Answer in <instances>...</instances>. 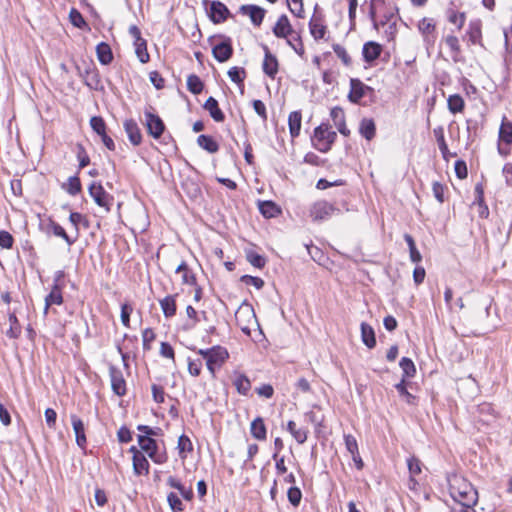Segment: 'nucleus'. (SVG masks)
I'll return each instance as SVG.
<instances>
[{
  "mask_svg": "<svg viewBox=\"0 0 512 512\" xmlns=\"http://www.w3.org/2000/svg\"><path fill=\"white\" fill-rule=\"evenodd\" d=\"M448 484L449 493L457 503V506L465 505L468 503L477 504L478 492L465 478L453 474L448 477Z\"/></svg>",
  "mask_w": 512,
  "mask_h": 512,
  "instance_id": "obj_1",
  "label": "nucleus"
},
{
  "mask_svg": "<svg viewBox=\"0 0 512 512\" xmlns=\"http://www.w3.org/2000/svg\"><path fill=\"white\" fill-rule=\"evenodd\" d=\"M199 354L202 356V360L205 361L208 370L212 374H214L216 370L220 369L229 357L227 349L219 345L205 350L200 349Z\"/></svg>",
  "mask_w": 512,
  "mask_h": 512,
  "instance_id": "obj_2",
  "label": "nucleus"
},
{
  "mask_svg": "<svg viewBox=\"0 0 512 512\" xmlns=\"http://www.w3.org/2000/svg\"><path fill=\"white\" fill-rule=\"evenodd\" d=\"M216 38L221 41L212 47V54L218 62L224 63L233 56L234 49L232 46V40L226 35L218 34L209 37L208 41L212 43Z\"/></svg>",
  "mask_w": 512,
  "mask_h": 512,
  "instance_id": "obj_3",
  "label": "nucleus"
},
{
  "mask_svg": "<svg viewBox=\"0 0 512 512\" xmlns=\"http://www.w3.org/2000/svg\"><path fill=\"white\" fill-rule=\"evenodd\" d=\"M76 70L78 75L83 79L84 84L90 89L98 91L103 88L101 85L99 71L93 62H84V69H82L79 65H76Z\"/></svg>",
  "mask_w": 512,
  "mask_h": 512,
  "instance_id": "obj_4",
  "label": "nucleus"
},
{
  "mask_svg": "<svg viewBox=\"0 0 512 512\" xmlns=\"http://www.w3.org/2000/svg\"><path fill=\"white\" fill-rule=\"evenodd\" d=\"M138 338L136 336L124 335L122 344L117 345V350L121 355L124 369L126 370L127 377L131 376L129 361L137 348Z\"/></svg>",
  "mask_w": 512,
  "mask_h": 512,
  "instance_id": "obj_5",
  "label": "nucleus"
},
{
  "mask_svg": "<svg viewBox=\"0 0 512 512\" xmlns=\"http://www.w3.org/2000/svg\"><path fill=\"white\" fill-rule=\"evenodd\" d=\"M151 110H153V108L150 106L149 109H146L144 112L145 126L150 136L154 139H159L165 131V124L160 116L153 113Z\"/></svg>",
  "mask_w": 512,
  "mask_h": 512,
  "instance_id": "obj_6",
  "label": "nucleus"
},
{
  "mask_svg": "<svg viewBox=\"0 0 512 512\" xmlns=\"http://www.w3.org/2000/svg\"><path fill=\"white\" fill-rule=\"evenodd\" d=\"M88 192L98 206L103 207L107 212L111 210L114 198L105 191L101 183L92 182Z\"/></svg>",
  "mask_w": 512,
  "mask_h": 512,
  "instance_id": "obj_7",
  "label": "nucleus"
},
{
  "mask_svg": "<svg viewBox=\"0 0 512 512\" xmlns=\"http://www.w3.org/2000/svg\"><path fill=\"white\" fill-rule=\"evenodd\" d=\"M210 4V8L207 11L209 19L214 24H220L225 22L228 18L233 17L230 13L227 6L220 2V1H212L209 2L208 0H203V5L207 7V5Z\"/></svg>",
  "mask_w": 512,
  "mask_h": 512,
  "instance_id": "obj_8",
  "label": "nucleus"
},
{
  "mask_svg": "<svg viewBox=\"0 0 512 512\" xmlns=\"http://www.w3.org/2000/svg\"><path fill=\"white\" fill-rule=\"evenodd\" d=\"M335 213H340V209L325 200L315 202L310 208V216L314 221L327 220Z\"/></svg>",
  "mask_w": 512,
  "mask_h": 512,
  "instance_id": "obj_9",
  "label": "nucleus"
},
{
  "mask_svg": "<svg viewBox=\"0 0 512 512\" xmlns=\"http://www.w3.org/2000/svg\"><path fill=\"white\" fill-rule=\"evenodd\" d=\"M368 93H374V89L364 84L358 78L350 79V91L348 93V100L353 104H358L360 100Z\"/></svg>",
  "mask_w": 512,
  "mask_h": 512,
  "instance_id": "obj_10",
  "label": "nucleus"
},
{
  "mask_svg": "<svg viewBox=\"0 0 512 512\" xmlns=\"http://www.w3.org/2000/svg\"><path fill=\"white\" fill-rule=\"evenodd\" d=\"M41 228L46 234H53L56 237L62 238L68 246L73 245L77 240V236L74 238L70 237L65 229L52 218L48 219L45 226L41 225Z\"/></svg>",
  "mask_w": 512,
  "mask_h": 512,
  "instance_id": "obj_11",
  "label": "nucleus"
},
{
  "mask_svg": "<svg viewBox=\"0 0 512 512\" xmlns=\"http://www.w3.org/2000/svg\"><path fill=\"white\" fill-rule=\"evenodd\" d=\"M138 444L155 463L161 464L165 461L161 455H157L158 446L155 439L147 436H138Z\"/></svg>",
  "mask_w": 512,
  "mask_h": 512,
  "instance_id": "obj_12",
  "label": "nucleus"
},
{
  "mask_svg": "<svg viewBox=\"0 0 512 512\" xmlns=\"http://www.w3.org/2000/svg\"><path fill=\"white\" fill-rule=\"evenodd\" d=\"M239 12L243 15L249 16L252 24L256 27H259L266 14V10L258 5L254 4H245L240 6Z\"/></svg>",
  "mask_w": 512,
  "mask_h": 512,
  "instance_id": "obj_13",
  "label": "nucleus"
},
{
  "mask_svg": "<svg viewBox=\"0 0 512 512\" xmlns=\"http://www.w3.org/2000/svg\"><path fill=\"white\" fill-rule=\"evenodd\" d=\"M262 48L264 50V61H263V72L274 79L276 74L278 73L279 63L274 54H272L267 45L263 44Z\"/></svg>",
  "mask_w": 512,
  "mask_h": 512,
  "instance_id": "obj_14",
  "label": "nucleus"
},
{
  "mask_svg": "<svg viewBox=\"0 0 512 512\" xmlns=\"http://www.w3.org/2000/svg\"><path fill=\"white\" fill-rule=\"evenodd\" d=\"M475 414L478 422L483 425H490L497 418V413L495 412L492 404L486 402L477 405Z\"/></svg>",
  "mask_w": 512,
  "mask_h": 512,
  "instance_id": "obj_15",
  "label": "nucleus"
},
{
  "mask_svg": "<svg viewBox=\"0 0 512 512\" xmlns=\"http://www.w3.org/2000/svg\"><path fill=\"white\" fill-rule=\"evenodd\" d=\"M382 50L383 48L379 43L375 41L366 42L362 48L363 60L368 64H372L380 57Z\"/></svg>",
  "mask_w": 512,
  "mask_h": 512,
  "instance_id": "obj_16",
  "label": "nucleus"
},
{
  "mask_svg": "<svg viewBox=\"0 0 512 512\" xmlns=\"http://www.w3.org/2000/svg\"><path fill=\"white\" fill-rule=\"evenodd\" d=\"M71 424L73 431L76 437L77 445L84 449L87 444L86 434H85V425L83 421L75 414L70 416Z\"/></svg>",
  "mask_w": 512,
  "mask_h": 512,
  "instance_id": "obj_17",
  "label": "nucleus"
},
{
  "mask_svg": "<svg viewBox=\"0 0 512 512\" xmlns=\"http://www.w3.org/2000/svg\"><path fill=\"white\" fill-rule=\"evenodd\" d=\"M272 31L277 38H288L294 34V30L290 24V21L285 14L278 18Z\"/></svg>",
  "mask_w": 512,
  "mask_h": 512,
  "instance_id": "obj_18",
  "label": "nucleus"
},
{
  "mask_svg": "<svg viewBox=\"0 0 512 512\" xmlns=\"http://www.w3.org/2000/svg\"><path fill=\"white\" fill-rule=\"evenodd\" d=\"M124 130L128 136L129 141L134 146H138L142 142V133L134 119H128L124 122Z\"/></svg>",
  "mask_w": 512,
  "mask_h": 512,
  "instance_id": "obj_19",
  "label": "nucleus"
},
{
  "mask_svg": "<svg viewBox=\"0 0 512 512\" xmlns=\"http://www.w3.org/2000/svg\"><path fill=\"white\" fill-rule=\"evenodd\" d=\"M203 108L215 122H223L225 120V114L220 109L219 103L214 97L210 96L204 103Z\"/></svg>",
  "mask_w": 512,
  "mask_h": 512,
  "instance_id": "obj_20",
  "label": "nucleus"
},
{
  "mask_svg": "<svg viewBox=\"0 0 512 512\" xmlns=\"http://www.w3.org/2000/svg\"><path fill=\"white\" fill-rule=\"evenodd\" d=\"M96 55L102 65H109L113 61L112 49L106 42H100L96 46Z\"/></svg>",
  "mask_w": 512,
  "mask_h": 512,
  "instance_id": "obj_21",
  "label": "nucleus"
},
{
  "mask_svg": "<svg viewBox=\"0 0 512 512\" xmlns=\"http://www.w3.org/2000/svg\"><path fill=\"white\" fill-rule=\"evenodd\" d=\"M359 133L366 140H372L376 135V125L372 118H363L359 125Z\"/></svg>",
  "mask_w": 512,
  "mask_h": 512,
  "instance_id": "obj_22",
  "label": "nucleus"
},
{
  "mask_svg": "<svg viewBox=\"0 0 512 512\" xmlns=\"http://www.w3.org/2000/svg\"><path fill=\"white\" fill-rule=\"evenodd\" d=\"M176 295H168L160 300V306L163 311V314L166 318H171L175 316L177 306H176Z\"/></svg>",
  "mask_w": 512,
  "mask_h": 512,
  "instance_id": "obj_23",
  "label": "nucleus"
},
{
  "mask_svg": "<svg viewBox=\"0 0 512 512\" xmlns=\"http://www.w3.org/2000/svg\"><path fill=\"white\" fill-rule=\"evenodd\" d=\"M361 339L362 342L369 348L372 349L376 346L375 331L372 326L362 322L361 323Z\"/></svg>",
  "mask_w": 512,
  "mask_h": 512,
  "instance_id": "obj_24",
  "label": "nucleus"
},
{
  "mask_svg": "<svg viewBox=\"0 0 512 512\" xmlns=\"http://www.w3.org/2000/svg\"><path fill=\"white\" fill-rule=\"evenodd\" d=\"M302 115L300 111H293L288 117L289 132L292 138H296L300 134Z\"/></svg>",
  "mask_w": 512,
  "mask_h": 512,
  "instance_id": "obj_25",
  "label": "nucleus"
},
{
  "mask_svg": "<svg viewBox=\"0 0 512 512\" xmlns=\"http://www.w3.org/2000/svg\"><path fill=\"white\" fill-rule=\"evenodd\" d=\"M176 273L182 274V283L196 286L197 280L195 274L190 270L187 263L185 261H182L175 270Z\"/></svg>",
  "mask_w": 512,
  "mask_h": 512,
  "instance_id": "obj_26",
  "label": "nucleus"
},
{
  "mask_svg": "<svg viewBox=\"0 0 512 512\" xmlns=\"http://www.w3.org/2000/svg\"><path fill=\"white\" fill-rule=\"evenodd\" d=\"M62 303V289L57 286H52L51 292L45 297L44 313L47 314L51 305H61Z\"/></svg>",
  "mask_w": 512,
  "mask_h": 512,
  "instance_id": "obj_27",
  "label": "nucleus"
},
{
  "mask_svg": "<svg viewBox=\"0 0 512 512\" xmlns=\"http://www.w3.org/2000/svg\"><path fill=\"white\" fill-rule=\"evenodd\" d=\"M260 213L265 218H273L278 216L281 213L280 208L273 201H259L258 204Z\"/></svg>",
  "mask_w": 512,
  "mask_h": 512,
  "instance_id": "obj_28",
  "label": "nucleus"
},
{
  "mask_svg": "<svg viewBox=\"0 0 512 512\" xmlns=\"http://www.w3.org/2000/svg\"><path fill=\"white\" fill-rule=\"evenodd\" d=\"M250 432L251 435L257 440L261 441L266 439V426L264 424V420L261 417H257L251 422Z\"/></svg>",
  "mask_w": 512,
  "mask_h": 512,
  "instance_id": "obj_29",
  "label": "nucleus"
},
{
  "mask_svg": "<svg viewBox=\"0 0 512 512\" xmlns=\"http://www.w3.org/2000/svg\"><path fill=\"white\" fill-rule=\"evenodd\" d=\"M167 484L171 488L177 489L185 500L190 501L193 499L194 493L192 488H186L177 478L170 476L167 479Z\"/></svg>",
  "mask_w": 512,
  "mask_h": 512,
  "instance_id": "obj_30",
  "label": "nucleus"
},
{
  "mask_svg": "<svg viewBox=\"0 0 512 512\" xmlns=\"http://www.w3.org/2000/svg\"><path fill=\"white\" fill-rule=\"evenodd\" d=\"M197 144L208 153H216L219 150L218 143L210 135L201 134L197 138Z\"/></svg>",
  "mask_w": 512,
  "mask_h": 512,
  "instance_id": "obj_31",
  "label": "nucleus"
},
{
  "mask_svg": "<svg viewBox=\"0 0 512 512\" xmlns=\"http://www.w3.org/2000/svg\"><path fill=\"white\" fill-rule=\"evenodd\" d=\"M133 471L136 475L149 473V462L143 454L133 455Z\"/></svg>",
  "mask_w": 512,
  "mask_h": 512,
  "instance_id": "obj_32",
  "label": "nucleus"
},
{
  "mask_svg": "<svg viewBox=\"0 0 512 512\" xmlns=\"http://www.w3.org/2000/svg\"><path fill=\"white\" fill-rule=\"evenodd\" d=\"M309 29L315 40L323 39L327 31V27L322 24L321 19L315 17L311 18L309 22Z\"/></svg>",
  "mask_w": 512,
  "mask_h": 512,
  "instance_id": "obj_33",
  "label": "nucleus"
},
{
  "mask_svg": "<svg viewBox=\"0 0 512 512\" xmlns=\"http://www.w3.org/2000/svg\"><path fill=\"white\" fill-rule=\"evenodd\" d=\"M400 368L403 372V377L398 384H408L405 378L413 377L416 373V368L413 361L408 357H403L399 363Z\"/></svg>",
  "mask_w": 512,
  "mask_h": 512,
  "instance_id": "obj_34",
  "label": "nucleus"
},
{
  "mask_svg": "<svg viewBox=\"0 0 512 512\" xmlns=\"http://www.w3.org/2000/svg\"><path fill=\"white\" fill-rule=\"evenodd\" d=\"M287 430L291 433V435L297 441V443L303 444L306 442L309 433L308 429L297 428L296 423L290 420L287 423Z\"/></svg>",
  "mask_w": 512,
  "mask_h": 512,
  "instance_id": "obj_35",
  "label": "nucleus"
},
{
  "mask_svg": "<svg viewBox=\"0 0 512 512\" xmlns=\"http://www.w3.org/2000/svg\"><path fill=\"white\" fill-rule=\"evenodd\" d=\"M499 140L507 145L512 144V123L506 117H503L500 125Z\"/></svg>",
  "mask_w": 512,
  "mask_h": 512,
  "instance_id": "obj_36",
  "label": "nucleus"
},
{
  "mask_svg": "<svg viewBox=\"0 0 512 512\" xmlns=\"http://www.w3.org/2000/svg\"><path fill=\"white\" fill-rule=\"evenodd\" d=\"M447 104L449 111L453 114L462 112L465 107L464 99L459 94L450 95Z\"/></svg>",
  "mask_w": 512,
  "mask_h": 512,
  "instance_id": "obj_37",
  "label": "nucleus"
},
{
  "mask_svg": "<svg viewBox=\"0 0 512 512\" xmlns=\"http://www.w3.org/2000/svg\"><path fill=\"white\" fill-rule=\"evenodd\" d=\"M204 83L196 74H190L187 77V89L194 95H198L203 91Z\"/></svg>",
  "mask_w": 512,
  "mask_h": 512,
  "instance_id": "obj_38",
  "label": "nucleus"
},
{
  "mask_svg": "<svg viewBox=\"0 0 512 512\" xmlns=\"http://www.w3.org/2000/svg\"><path fill=\"white\" fill-rule=\"evenodd\" d=\"M62 188L72 196L79 194L82 190L81 181L78 176H71L68 178L67 183L62 185Z\"/></svg>",
  "mask_w": 512,
  "mask_h": 512,
  "instance_id": "obj_39",
  "label": "nucleus"
},
{
  "mask_svg": "<svg viewBox=\"0 0 512 512\" xmlns=\"http://www.w3.org/2000/svg\"><path fill=\"white\" fill-rule=\"evenodd\" d=\"M10 328L6 332L7 336L11 339H16L21 334V325L16 317L15 312L9 313Z\"/></svg>",
  "mask_w": 512,
  "mask_h": 512,
  "instance_id": "obj_40",
  "label": "nucleus"
},
{
  "mask_svg": "<svg viewBox=\"0 0 512 512\" xmlns=\"http://www.w3.org/2000/svg\"><path fill=\"white\" fill-rule=\"evenodd\" d=\"M134 46H135V53H136V56L137 58L139 59V61L143 64L149 62L150 60V55L147 51V42L145 39L141 40V41H138V42H134Z\"/></svg>",
  "mask_w": 512,
  "mask_h": 512,
  "instance_id": "obj_41",
  "label": "nucleus"
},
{
  "mask_svg": "<svg viewBox=\"0 0 512 512\" xmlns=\"http://www.w3.org/2000/svg\"><path fill=\"white\" fill-rule=\"evenodd\" d=\"M247 261L255 268L262 269L266 265V258L253 250L246 251Z\"/></svg>",
  "mask_w": 512,
  "mask_h": 512,
  "instance_id": "obj_42",
  "label": "nucleus"
},
{
  "mask_svg": "<svg viewBox=\"0 0 512 512\" xmlns=\"http://www.w3.org/2000/svg\"><path fill=\"white\" fill-rule=\"evenodd\" d=\"M227 74L232 82L243 86L244 80L246 78V71L243 67H231Z\"/></svg>",
  "mask_w": 512,
  "mask_h": 512,
  "instance_id": "obj_43",
  "label": "nucleus"
},
{
  "mask_svg": "<svg viewBox=\"0 0 512 512\" xmlns=\"http://www.w3.org/2000/svg\"><path fill=\"white\" fill-rule=\"evenodd\" d=\"M404 239L409 247L411 261L413 263H419L422 260V256L416 247L413 237L410 234H405Z\"/></svg>",
  "mask_w": 512,
  "mask_h": 512,
  "instance_id": "obj_44",
  "label": "nucleus"
},
{
  "mask_svg": "<svg viewBox=\"0 0 512 512\" xmlns=\"http://www.w3.org/2000/svg\"><path fill=\"white\" fill-rule=\"evenodd\" d=\"M444 41L446 45L449 47V49L452 52V58L454 61L458 60V56L461 53L460 43L459 39L454 35H447L444 38Z\"/></svg>",
  "mask_w": 512,
  "mask_h": 512,
  "instance_id": "obj_45",
  "label": "nucleus"
},
{
  "mask_svg": "<svg viewBox=\"0 0 512 512\" xmlns=\"http://www.w3.org/2000/svg\"><path fill=\"white\" fill-rule=\"evenodd\" d=\"M287 44L299 55L303 56L305 53L304 45L301 36L298 33L291 35V38H286Z\"/></svg>",
  "mask_w": 512,
  "mask_h": 512,
  "instance_id": "obj_46",
  "label": "nucleus"
},
{
  "mask_svg": "<svg viewBox=\"0 0 512 512\" xmlns=\"http://www.w3.org/2000/svg\"><path fill=\"white\" fill-rule=\"evenodd\" d=\"M407 466L411 475L410 483L415 485L416 481L413 477L421 473V461L418 458L412 456L407 460Z\"/></svg>",
  "mask_w": 512,
  "mask_h": 512,
  "instance_id": "obj_47",
  "label": "nucleus"
},
{
  "mask_svg": "<svg viewBox=\"0 0 512 512\" xmlns=\"http://www.w3.org/2000/svg\"><path fill=\"white\" fill-rule=\"evenodd\" d=\"M328 130V124L322 123L314 129V135L312 138L313 145H322L326 141V132Z\"/></svg>",
  "mask_w": 512,
  "mask_h": 512,
  "instance_id": "obj_48",
  "label": "nucleus"
},
{
  "mask_svg": "<svg viewBox=\"0 0 512 512\" xmlns=\"http://www.w3.org/2000/svg\"><path fill=\"white\" fill-rule=\"evenodd\" d=\"M434 134L438 143V147L442 153L443 158L447 159L449 154L448 146L445 141L444 132L442 127L434 129Z\"/></svg>",
  "mask_w": 512,
  "mask_h": 512,
  "instance_id": "obj_49",
  "label": "nucleus"
},
{
  "mask_svg": "<svg viewBox=\"0 0 512 512\" xmlns=\"http://www.w3.org/2000/svg\"><path fill=\"white\" fill-rule=\"evenodd\" d=\"M69 19L72 25L79 29L88 28V24L86 23L84 17L76 8H72L70 10Z\"/></svg>",
  "mask_w": 512,
  "mask_h": 512,
  "instance_id": "obj_50",
  "label": "nucleus"
},
{
  "mask_svg": "<svg viewBox=\"0 0 512 512\" xmlns=\"http://www.w3.org/2000/svg\"><path fill=\"white\" fill-rule=\"evenodd\" d=\"M336 138V132L328 129L326 132V141H324L322 145H316V149L322 153H327L330 151L333 143L336 141Z\"/></svg>",
  "mask_w": 512,
  "mask_h": 512,
  "instance_id": "obj_51",
  "label": "nucleus"
},
{
  "mask_svg": "<svg viewBox=\"0 0 512 512\" xmlns=\"http://www.w3.org/2000/svg\"><path fill=\"white\" fill-rule=\"evenodd\" d=\"M399 396L408 404H415L416 396H414L408 388L415 390L417 386H395Z\"/></svg>",
  "mask_w": 512,
  "mask_h": 512,
  "instance_id": "obj_52",
  "label": "nucleus"
},
{
  "mask_svg": "<svg viewBox=\"0 0 512 512\" xmlns=\"http://www.w3.org/2000/svg\"><path fill=\"white\" fill-rule=\"evenodd\" d=\"M69 221L75 227L77 233L79 231V224H83V226L86 228L89 227V220L78 212H71L69 215ZM76 236L78 237V234Z\"/></svg>",
  "mask_w": 512,
  "mask_h": 512,
  "instance_id": "obj_53",
  "label": "nucleus"
},
{
  "mask_svg": "<svg viewBox=\"0 0 512 512\" xmlns=\"http://www.w3.org/2000/svg\"><path fill=\"white\" fill-rule=\"evenodd\" d=\"M332 48L337 57L342 61V63L345 66L348 67L352 64V59L343 46H341L340 44H333Z\"/></svg>",
  "mask_w": 512,
  "mask_h": 512,
  "instance_id": "obj_54",
  "label": "nucleus"
},
{
  "mask_svg": "<svg viewBox=\"0 0 512 512\" xmlns=\"http://www.w3.org/2000/svg\"><path fill=\"white\" fill-rule=\"evenodd\" d=\"M167 501L173 512H182L184 510V505L176 493L170 492L167 496Z\"/></svg>",
  "mask_w": 512,
  "mask_h": 512,
  "instance_id": "obj_55",
  "label": "nucleus"
},
{
  "mask_svg": "<svg viewBox=\"0 0 512 512\" xmlns=\"http://www.w3.org/2000/svg\"><path fill=\"white\" fill-rule=\"evenodd\" d=\"M287 498L292 506L298 507L302 499V492L298 487H290L287 492Z\"/></svg>",
  "mask_w": 512,
  "mask_h": 512,
  "instance_id": "obj_56",
  "label": "nucleus"
},
{
  "mask_svg": "<svg viewBox=\"0 0 512 512\" xmlns=\"http://www.w3.org/2000/svg\"><path fill=\"white\" fill-rule=\"evenodd\" d=\"M90 126L92 130L98 135L104 134L106 131V123L101 116H93L90 119Z\"/></svg>",
  "mask_w": 512,
  "mask_h": 512,
  "instance_id": "obj_57",
  "label": "nucleus"
},
{
  "mask_svg": "<svg viewBox=\"0 0 512 512\" xmlns=\"http://www.w3.org/2000/svg\"><path fill=\"white\" fill-rule=\"evenodd\" d=\"M468 36L472 44H479L482 36L480 24L471 23L468 30Z\"/></svg>",
  "mask_w": 512,
  "mask_h": 512,
  "instance_id": "obj_58",
  "label": "nucleus"
},
{
  "mask_svg": "<svg viewBox=\"0 0 512 512\" xmlns=\"http://www.w3.org/2000/svg\"><path fill=\"white\" fill-rule=\"evenodd\" d=\"M77 159L79 161V168L82 169L89 165L90 163V157L86 152V149L82 144H77V152H76Z\"/></svg>",
  "mask_w": 512,
  "mask_h": 512,
  "instance_id": "obj_59",
  "label": "nucleus"
},
{
  "mask_svg": "<svg viewBox=\"0 0 512 512\" xmlns=\"http://www.w3.org/2000/svg\"><path fill=\"white\" fill-rule=\"evenodd\" d=\"M330 116L336 127L346 122L344 110L339 106L331 109Z\"/></svg>",
  "mask_w": 512,
  "mask_h": 512,
  "instance_id": "obj_60",
  "label": "nucleus"
},
{
  "mask_svg": "<svg viewBox=\"0 0 512 512\" xmlns=\"http://www.w3.org/2000/svg\"><path fill=\"white\" fill-rule=\"evenodd\" d=\"M137 430L141 432L139 436H147L153 438V436H160L162 434V429L159 427H150L147 425H138Z\"/></svg>",
  "mask_w": 512,
  "mask_h": 512,
  "instance_id": "obj_61",
  "label": "nucleus"
},
{
  "mask_svg": "<svg viewBox=\"0 0 512 512\" xmlns=\"http://www.w3.org/2000/svg\"><path fill=\"white\" fill-rule=\"evenodd\" d=\"M240 281L245 283L246 285H252L258 290L262 289L265 284L262 278L251 275L241 276Z\"/></svg>",
  "mask_w": 512,
  "mask_h": 512,
  "instance_id": "obj_62",
  "label": "nucleus"
},
{
  "mask_svg": "<svg viewBox=\"0 0 512 512\" xmlns=\"http://www.w3.org/2000/svg\"><path fill=\"white\" fill-rule=\"evenodd\" d=\"M419 30L426 35V40L429 41L428 35L431 34L435 30V24L432 19L423 18L419 22Z\"/></svg>",
  "mask_w": 512,
  "mask_h": 512,
  "instance_id": "obj_63",
  "label": "nucleus"
},
{
  "mask_svg": "<svg viewBox=\"0 0 512 512\" xmlns=\"http://www.w3.org/2000/svg\"><path fill=\"white\" fill-rule=\"evenodd\" d=\"M13 244V236L8 231L0 230V247L3 249H11Z\"/></svg>",
  "mask_w": 512,
  "mask_h": 512,
  "instance_id": "obj_64",
  "label": "nucleus"
}]
</instances>
